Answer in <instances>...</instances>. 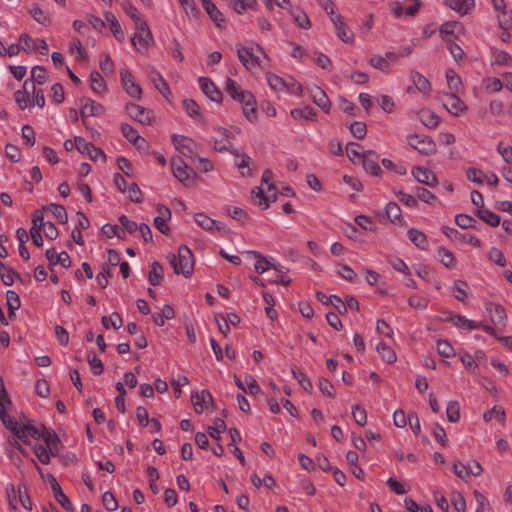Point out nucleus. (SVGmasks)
Here are the masks:
<instances>
[{"mask_svg": "<svg viewBox=\"0 0 512 512\" xmlns=\"http://www.w3.org/2000/svg\"><path fill=\"white\" fill-rule=\"evenodd\" d=\"M169 264L173 267L174 273L183 275L189 278L194 270V256L190 248L186 245H181L178 248L177 255L169 253L167 255Z\"/></svg>", "mask_w": 512, "mask_h": 512, "instance_id": "obj_1", "label": "nucleus"}, {"mask_svg": "<svg viewBox=\"0 0 512 512\" xmlns=\"http://www.w3.org/2000/svg\"><path fill=\"white\" fill-rule=\"evenodd\" d=\"M171 168L175 178L186 187L194 185L197 179V173L190 168L181 157L172 158Z\"/></svg>", "mask_w": 512, "mask_h": 512, "instance_id": "obj_2", "label": "nucleus"}, {"mask_svg": "<svg viewBox=\"0 0 512 512\" xmlns=\"http://www.w3.org/2000/svg\"><path fill=\"white\" fill-rule=\"evenodd\" d=\"M246 254L251 255L257 259L254 268L257 273L263 274L266 271H268L270 268L274 269L277 272H289V268L281 265L278 262H271L267 259L264 255H262L260 252L255 250H249L246 252Z\"/></svg>", "mask_w": 512, "mask_h": 512, "instance_id": "obj_3", "label": "nucleus"}, {"mask_svg": "<svg viewBox=\"0 0 512 512\" xmlns=\"http://www.w3.org/2000/svg\"><path fill=\"white\" fill-rule=\"evenodd\" d=\"M408 143L422 155H431L436 152V143L429 136L409 135Z\"/></svg>", "mask_w": 512, "mask_h": 512, "instance_id": "obj_4", "label": "nucleus"}, {"mask_svg": "<svg viewBox=\"0 0 512 512\" xmlns=\"http://www.w3.org/2000/svg\"><path fill=\"white\" fill-rule=\"evenodd\" d=\"M441 101L445 109L454 116H459L467 110V106L464 101L461 100L454 92L444 93L441 97Z\"/></svg>", "mask_w": 512, "mask_h": 512, "instance_id": "obj_5", "label": "nucleus"}, {"mask_svg": "<svg viewBox=\"0 0 512 512\" xmlns=\"http://www.w3.org/2000/svg\"><path fill=\"white\" fill-rule=\"evenodd\" d=\"M191 402L197 414L203 413L204 409L215 408L213 397L208 390H202L200 393L192 392Z\"/></svg>", "mask_w": 512, "mask_h": 512, "instance_id": "obj_6", "label": "nucleus"}, {"mask_svg": "<svg viewBox=\"0 0 512 512\" xmlns=\"http://www.w3.org/2000/svg\"><path fill=\"white\" fill-rule=\"evenodd\" d=\"M120 78L126 93L134 99H141L142 89L134 80V76L126 69L120 71Z\"/></svg>", "mask_w": 512, "mask_h": 512, "instance_id": "obj_7", "label": "nucleus"}, {"mask_svg": "<svg viewBox=\"0 0 512 512\" xmlns=\"http://www.w3.org/2000/svg\"><path fill=\"white\" fill-rule=\"evenodd\" d=\"M225 90L235 101L245 102L247 104L252 100V93L248 90L241 89L237 82L229 77L225 83Z\"/></svg>", "mask_w": 512, "mask_h": 512, "instance_id": "obj_8", "label": "nucleus"}, {"mask_svg": "<svg viewBox=\"0 0 512 512\" xmlns=\"http://www.w3.org/2000/svg\"><path fill=\"white\" fill-rule=\"evenodd\" d=\"M127 114L135 121L141 124H150L152 120V112L143 106L135 103L126 104Z\"/></svg>", "mask_w": 512, "mask_h": 512, "instance_id": "obj_9", "label": "nucleus"}, {"mask_svg": "<svg viewBox=\"0 0 512 512\" xmlns=\"http://www.w3.org/2000/svg\"><path fill=\"white\" fill-rule=\"evenodd\" d=\"M47 479L51 485V489L53 491L54 497L56 501L64 508L67 512H73L74 507L69 500V498L64 494L62 488L60 487L59 483L57 482L56 478L51 474H47Z\"/></svg>", "mask_w": 512, "mask_h": 512, "instance_id": "obj_10", "label": "nucleus"}, {"mask_svg": "<svg viewBox=\"0 0 512 512\" xmlns=\"http://www.w3.org/2000/svg\"><path fill=\"white\" fill-rule=\"evenodd\" d=\"M237 55L242 65L250 69L252 67L260 66L261 60L253 52V48H245L242 44H236Z\"/></svg>", "mask_w": 512, "mask_h": 512, "instance_id": "obj_11", "label": "nucleus"}, {"mask_svg": "<svg viewBox=\"0 0 512 512\" xmlns=\"http://www.w3.org/2000/svg\"><path fill=\"white\" fill-rule=\"evenodd\" d=\"M379 155L373 150H367L363 152L362 164L366 172H369L373 176H380L382 169L378 164Z\"/></svg>", "mask_w": 512, "mask_h": 512, "instance_id": "obj_12", "label": "nucleus"}, {"mask_svg": "<svg viewBox=\"0 0 512 512\" xmlns=\"http://www.w3.org/2000/svg\"><path fill=\"white\" fill-rule=\"evenodd\" d=\"M199 85L202 92L212 101L221 103L223 99L222 92L220 89L214 84V82L208 77H200Z\"/></svg>", "mask_w": 512, "mask_h": 512, "instance_id": "obj_13", "label": "nucleus"}, {"mask_svg": "<svg viewBox=\"0 0 512 512\" xmlns=\"http://www.w3.org/2000/svg\"><path fill=\"white\" fill-rule=\"evenodd\" d=\"M442 232L449 237L450 239L459 240L461 242L468 243L474 247H480L481 241L474 235L468 234V233H460L454 228H451L449 226H442L441 227Z\"/></svg>", "mask_w": 512, "mask_h": 512, "instance_id": "obj_14", "label": "nucleus"}, {"mask_svg": "<svg viewBox=\"0 0 512 512\" xmlns=\"http://www.w3.org/2000/svg\"><path fill=\"white\" fill-rule=\"evenodd\" d=\"M81 102H82V106H81L80 114H81L82 122L84 125L86 124L85 118L92 117V116H99L104 112V107L101 104L96 103L93 100H90L87 98H82Z\"/></svg>", "mask_w": 512, "mask_h": 512, "instance_id": "obj_15", "label": "nucleus"}, {"mask_svg": "<svg viewBox=\"0 0 512 512\" xmlns=\"http://www.w3.org/2000/svg\"><path fill=\"white\" fill-rule=\"evenodd\" d=\"M440 35L443 41L453 40L456 34H462L464 32V26L458 21H447L440 26Z\"/></svg>", "mask_w": 512, "mask_h": 512, "instance_id": "obj_16", "label": "nucleus"}, {"mask_svg": "<svg viewBox=\"0 0 512 512\" xmlns=\"http://www.w3.org/2000/svg\"><path fill=\"white\" fill-rule=\"evenodd\" d=\"M157 211L160 214L159 216L154 218V226L164 235H169L170 228L167 225L166 221L171 218L170 209L162 204H158Z\"/></svg>", "mask_w": 512, "mask_h": 512, "instance_id": "obj_17", "label": "nucleus"}, {"mask_svg": "<svg viewBox=\"0 0 512 512\" xmlns=\"http://www.w3.org/2000/svg\"><path fill=\"white\" fill-rule=\"evenodd\" d=\"M172 143L175 146V149L181 153L183 156L191 158L194 156V151L191 147V144L193 143V140L189 137L183 136V135H176L174 134L172 136Z\"/></svg>", "mask_w": 512, "mask_h": 512, "instance_id": "obj_18", "label": "nucleus"}, {"mask_svg": "<svg viewBox=\"0 0 512 512\" xmlns=\"http://www.w3.org/2000/svg\"><path fill=\"white\" fill-rule=\"evenodd\" d=\"M331 21L334 24L337 36L345 43H352L353 42V32L343 22L342 16L336 15L335 17H331Z\"/></svg>", "mask_w": 512, "mask_h": 512, "instance_id": "obj_19", "label": "nucleus"}, {"mask_svg": "<svg viewBox=\"0 0 512 512\" xmlns=\"http://www.w3.org/2000/svg\"><path fill=\"white\" fill-rule=\"evenodd\" d=\"M194 218L196 223L207 231L227 232L221 222L208 217L204 213H197Z\"/></svg>", "mask_w": 512, "mask_h": 512, "instance_id": "obj_20", "label": "nucleus"}, {"mask_svg": "<svg viewBox=\"0 0 512 512\" xmlns=\"http://www.w3.org/2000/svg\"><path fill=\"white\" fill-rule=\"evenodd\" d=\"M412 174L416 181L428 186H434L438 182L435 173L428 168L415 167L412 169Z\"/></svg>", "mask_w": 512, "mask_h": 512, "instance_id": "obj_21", "label": "nucleus"}, {"mask_svg": "<svg viewBox=\"0 0 512 512\" xmlns=\"http://www.w3.org/2000/svg\"><path fill=\"white\" fill-rule=\"evenodd\" d=\"M45 256L50 263V266L61 264L64 268L71 267L72 261L69 254L65 251L57 253L54 248L46 250Z\"/></svg>", "mask_w": 512, "mask_h": 512, "instance_id": "obj_22", "label": "nucleus"}, {"mask_svg": "<svg viewBox=\"0 0 512 512\" xmlns=\"http://www.w3.org/2000/svg\"><path fill=\"white\" fill-rule=\"evenodd\" d=\"M203 8L216 24L217 27L222 28L225 24V19L221 11H219L216 5L211 0H200Z\"/></svg>", "mask_w": 512, "mask_h": 512, "instance_id": "obj_23", "label": "nucleus"}, {"mask_svg": "<svg viewBox=\"0 0 512 512\" xmlns=\"http://www.w3.org/2000/svg\"><path fill=\"white\" fill-rule=\"evenodd\" d=\"M0 420L18 439H23L24 432L22 431V426H19L18 422L8 415L7 410L0 411Z\"/></svg>", "mask_w": 512, "mask_h": 512, "instance_id": "obj_24", "label": "nucleus"}, {"mask_svg": "<svg viewBox=\"0 0 512 512\" xmlns=\"http://www.w3.org/2000/svg\"><path fill=\"white\" fill-rule=\"evenodd\" d=\"M444 321L453 322L457 327L469 330L478 329L481 326V322H475L465 318L462 315H454L452 313H450V315L447 318H445Z\"/></svg>", "mask_w": 512, "mask_h": 512, "instance_id": "obj_25", "label": "nucleus"}, {"mask_svg": "<svg viewBox=\"0 0 512 512\" xmlns=\"http://www.w3.org/2000/svg\"><path fill=\"white\" fill-rule=\"evenodd\" d=\"M216 130L222 134L224 139L215 140V144H214L215 150H217L219 152L229 151L232 154L238 156L239 154L232 150V144L229 141L231 132L228 129L223 128V127H218V128H216Z\"/></svg>", "mask_w": 512, "mask_h": 512, "instance_id": "obj_26", "label": "nucleus"}, {"mask_svg": "<svg viewBox=\"0 0 512 512\" xmlns=\"http://www.w3.org/2000/svg\"><path fill=\"white\" fill-rule=\"evenodd\" d=\"M121 132L123 136L131 142L136 148L142 149V145H139V142L145 143V139L141 137L138 132L127 123H123L121 125Z\"/></svg>", "mask_w": 512, "mask_h": 512, "instance_id": "obj_27", "label": "nucleus"}, {"mask_svg": "<svg viewBox=\"0 0 512 512\" xmlns=\"http://www.w3.org/2000/svg\"><path fill=\"white\" fill-rule=\"evenodd\" d=\"M421 123L427 128L434 129L439 125L440 117L430 109H422L419 112Z\"/></svg>", "mask_w": 512, "mask_h": 512, "instance_id": "obj_28", "label": "nucleus"}, {"mask_svg": "<svg viewBox=\"0 0 512 512\" xmlns=\"http://www.w3.org/2000/svg\"><path fill=\"white\" fill-rule=\"evenodd\" d=\"M475 215L491 227H497L501 222L500 217L496 213L486 208L477 209Z\"/></svg>", "mask_w": 512, "mask_h": 512, "instance_id": "obj_29", "label": "nucleus"}, {"mask_svg": "<svg viewBox=\"0 0 512 512\" xmlns=\"http://www.w3.org/2000/svg\"><path fill=\"white\" fill-rule=\"evenodd\" d=\"M409 240L418 248L425 250L428 247L427 236L416 228H410L408 230Z\"/></svg>", "mask_w": 512, "mask_h": 512, "instance_id": "obj_30", "label": "nucleus"}, {"mask_svg": "<svg viewBox=\"0 0 512 512\" xmlns=\"http://www.w3.org/2000/svg\"><path fill=\"white\" fill-rule=\"evenodd\" d=\"M313 102L320 107L324 112H329L331 107V102L326 95V93L320 88L316 87L315 91L312 94Z\"/></svg>", "mask_w": 512, "mask_h": 512, "instance_id": "obj_31", "label": "nucleus"}, {"mask_svg": "<svg viewBox=\"0 0 512 512\" xmlns=\"http://www.w3.org/2000/svg\"><path fill=\"white\" fill-rule=\"evenodd\" d=\"M385 213L392 223L403 224L401 208L396 202H389L386 205Z\"/></svg>", "mask_w": 512, "mask_h": 512, "instance_id": "obj_32", "label": "nucleus"}, {"mask_svg": "<svg viewBox=\"0 0 512 512\" xmlns=\"http://www.w3.org/2000/svg\"><path fill=\"white\" fill-rule=\"evenodd\" d=\"M106 21L110 24V30L114 37L119 41L122 42L124 40V32L121 28V25L115 15L111 12H107L105 14Z\"/></svg>", "mask_w": 512, "mask_h": 512, "instance_id": "obj_33", "label": "nucleus"}, {"mask_svg": "<svg viewBox=\"0 0 512 512\" xmlns=\"http://www.w3.org/2000/svg\"><path fill=\"white\" fill-rule=\"evenodd\" d=\"M131 43L138 52L146 53L148 46L154 43V38L152 37V40H148L146 39V34L135 33L131 38Z\"/></svg>", "mask_w": 512, "mask_h": 512, "instance_id": "obj_34", "label": "nucleus"}, {"mask_svg": "<svg viewBox=\"0 0 512 512\" xmlns=\"http://www.w3.org/2000/svg\"><path fill=\"white\" fill-rule=\"evenodd\" d=\"M163 266L155 261L151 265V270L148 273V280L152 286H158L163 280Z\"/></svg>", "mask_w": 512, "mask_h": 512, "instance_id": "obj_35", "label": "nucleus"}, {"mask_svg": "<svg viewBox=\"0 0 512 512\" xmlns=\"http://www.w3.org/2000/svg\"><path fill=\"white\" fill-rule=\"evenodd\" d=\"M411 79L415 87L422 93H428L431 90L429 80L419 72H411Z\"/></svg>", "mask_w": 512, "mask_h": 512, "instance_id": "obj_36", "label": "nucleus"}, {"mask_svg": "<svg viewBox=\"0 0 512 512\" xmlns=\"http://www.w3.org/2000/svg\"><path fill=\"white\" fill-rule=\"evenodd\" d=\"M91 89L98 94L106 91V83L104 78L98 71H92L90 74Z\"/></svg>", "mask_w": 512, "mask_h": 512, "instance_id": "obj_37", "label": "nucleus"}, {"mask_svg": "<svg viewBox=\"0 0 512 512\" xmlns=\"http://www.w3.org/2000/svg\"><path fill=\"white\" fill-rule=\"evenodd\" d=\"M376 349L381 355L382 359L387 363L392 364L397 360L395 351L387 344L381 342L377 345Z\"/></svg>", "mask_w": 512, "mask_h": 512, "instance_id": "obj_38", "label": "nucleus"}, {"mask_svg": "<svg viewBox=\"0 0 512 512\" xmlns=\"http://www.w3.org/2000/svg\"><path fill=\"white\" fill-rule=\"evenodd\" d=\"M487 310L495 323H502L507 317L504 307L500 304H490Z\"/></svg>", "mask_w": 512, "mask_h": 512, "instance_id": "obj_39", "label": "nucleus"}, {"mask_svg": "<svg viewBox=\"0 0 512 512\" xmlns=\"http://www.w3.org/2000/svg\"><path fill=\"white\" fill-rule=\"evenodd\" d=\"M290 114H291L292 118H294L295 120H298L301 118H304L307 120H314V118L316 117V111L311 106H306L303 109H300V108L292 109Z\"/></svg>", "mask_w": 512, "mask_h": 512, "instance_id": "obj_40", "label": "nucleus"}, {"mask_svg": "<svg viewBox=\"0 0 512 512\" xmlns=\"http://www.w3.org/2000/svg\"><path fill=\"white\" fill-rule=\"evenodd\" d=\"M291 372H292L293 376L298 380V382L302 386V388L305 391L311 393L313 386H312V383H311L309 377L295 366L291 368Z\"/></svg>", "mask_w": 512, "mask_h": 512, "instance_id": "obj_41", "label": "nucleus"}, {"mask_svg": "<svg viewBox=\"0 0 512 512\" xmlns=\"http://www.w3.org/2000/svg\"><path fill=\"white\" fill-rule=\"evenodd\" d=\"M226 430V423L221 418L214 420V426H208L207 432L209 436L217 441L220 440V434Z\"/></svg>", "mask_w": 512, "mask_h": 512, "instance_id": "obj_42", "label": "nucleus"}, {"mask_svg": "<svg viewBox=\"0 0 512 512\" xmlns=\"http://www.w3.org/2000/svg\"><path fill=\"white\" fill-rule=\"evenodd\" d=\"M242 104V111L244 116L250 121L255 122L257 120V110H256V99L252 94V100L249 103L240 102Z\"/></svg>", "mask_w": 512, "mask_h": 512, "instance_id": "obj_43", "label": "nucleus"}, {"mask_svg": "<svg viewBox=\"0 0 512 512\" xmlns=\"http://www.w3.org/2000/svg\"><path fill=\"white\" fill-rule=\"evenodd\" d=\"M437 252H438L439 261L445 267L451 268L455 265L456 259L454 257V254L450 250H448L444 247H439Z\"/></svg>", "mask_w": 512, "mask_h": 512, "instance_id": "obj_44", "label": "nucleus"}, {"mask_svg": "<svg viewBox=\"0 0 512 512\" xmlns=\"http://www.w3.org/2000/svg\"><path fill=\"white\" fill-rule=\"evenodd\" d=\"M446 79H447V85L448 88L454 92L457 93L460 89V86L462 84L460 77L457 75V73L453 69H447L446 70Z\"/></svg>", "mask_w": 512, "mask_h": 512, "instance_id": "obj_45", "label": "nucleus"}, {"mask_svg": "<svg viewBox=\"0 0 512 512\" xmlns=\"http://www.w3.org/2000/svg\"><path fill=\"white\" fill-rule=\"evenodd\" d=\"M266 78H267L268 84L270 85V87L273 90H275V91L285 90V87L287 86V81L284 80L282 77H280L274 73L268 72L266 74Z\"/></svg>", "mask_w": 512, "mask_h": 512, "instance_id": "obj_46", "label": "nucleus"}, {"mask_svg": "<svg viewBox=\"0 0 512 512\" xmlns=\"http://www.w3.org/2000/svg\"><path fill=\"white\" fill-rule=\"evenodd\" d=\"M152 81L154 82L156 89L165 98H167L168 95L170 94V88H169L167 81L162 77V75L159 72H155L154 76H152Z\"/></svg>", "mask_w": 512, "mask_h": 512, "instance_id": "obj_47", "label": "nucleus"}, {"mask_svg": "<svg viewBox=\"0 0 512 512\" xmlns=\"http://www.w3.org/2000/svg\"><path fill=\"white\" fill-rule=\"evenodd\" d=\"M493 416H495L502 424L505 423L506 413L502 407L494 406L491 410L483 414V419L485 422H490Z\"/></svg>", "mask_w": 512, "mask_h": 512, "instance_id": "obj_48", "label": "nucleus"}, {"mask_svg": "<svg viewBox=\"0 0 512 512\" xmlns=\"http://www.w3.org/2000/svg\"><path fill=\"white\" fill-rule=\"evenodd\" d=\"M69 50L72 54L75 51L77 52V54H78L76 56L77 60H81V61H85V62L88 61V59H89L88 54H87L86 50L84 49V47L82 46V43L79 39L75 38L71 41Z\"/></svg>", "mask_w": 512, "mask_h": 512, "instance_id": "obj_49", "label": "nucleus"}, {"mask_svg": "<svg viewBox=\"0 0 512 512\" xmlns=\"http://www.w3.org/2000/svg\"><path fill=\"white\" fill-rule=\"evenodd\" d=\"M87 361L91 366L92 372L95 375H101L104 370L103 363L101 359L97 358L95 352L90 351L87 353Z\"/></svg>", "mask_w": 512, "mask_h": 512, "instance_id": "obj_50", "label": "nucleus"}, {"mask_svg": "<svg viewBox=\"0 0 512 512\" xmlns=\"http://www.w3.org/2000/svg\"><path fill=\"white\" fill-rule=\"evenodd\" d=\"M184 109L186 113L195 119L201 118L200 107L197 102L193 99H185L183 101Z\"/></svg>", "mask_w": 512, "mask_h": 512, "instance_id": "obj_51", "label": "nucleus"}, {"mask_svg": "<svg viewBox=\"0 0 512 512\" xmlns=\"http://www.w3.org/2000/svg\"><path fill=\"white\" fill-rule=\"evenodd\" d=\"M447 419L450 422H458L460 419V406L457 401H450L446 409Z\"/></svg>", "mask_w": 512, "mask_h": 512, "instance_id": "obj_52", "label": "nucleus"}, {"mask_svg": "<svg viewBox=\"0 0 512 512\" xmlns=\"http://www.w3.org/2000/svg\"><path fill=\"white\" fill-rule=\"evenodd\" d=\"M47 71L42 66H35L31 69V79L34 81L35 84L42 85L47 80Z\"/></svg>", "mask_w": 512, "mask_h": 512, "instance_id": "obj_53", "label": "nucleus"}, {"mask_svg": "<svg viewBox=\"0 0 512 512\" xmlns=\"http://www.w3.org/2000/svg\"><path fill=\"white\" fill-rule=\"evenodd\" d=\"M468 287L467 283L462 280H456L453 286L454 296L458 301L465 302L467 298L466 288Z\"/></svg>", "mask_w": 512, "mask_h": 512, "instance_id": "obj_54", "label": "nucleus"}, {"mask_svg": "<svg viewBox=\"0 0 512 512\" xmlns=\"http://www.w3.org/2000/svg\"><path fill=\"white\" fill-rule=\"evenodd\" d=\"M437 352L440 356L449 358L454 355V348L449 343V341L444 339H439L437 341Z\"/></svg>", "mask_w": 512, "mask_h": 512, "instance_id": "obj_55", "label": "nucleus"}, {"mask_svg": "<svg viewBox=\"0 0 512 512\" xmlns=\"http://www.w3.org/2000/svg\"><path fill=\"white\" fill-rule=\"evenodd\" d=\"M352 416L355 422L360 426H364L367 423V412L358 404L352 406Z\"/></svg>", "mask_w": 512, "mask_h": 512, "instance_id": "obj_56", "label": "nucleus"}, {"mask_svg": "<svg viewBox=\"0 0 512 512\" xmlns=\"http://www.w3.org/2000/svg\"><path fill=\"white\" fill-rule=\"evenodd\" d=\"M350 132L357 139H364L367 133V126L364 122L354 121L351 123Z\"/></svg>", "mask_w": 512, "mask_h": 512, "instance_id": "obj_57", "label": "nucleus"}, {"mask_svg": "<svg viewBox=\"0 0 512 512\" xmlns=\"http://www.w3.org/2000/svg\"><path fill=\"white\" fill-rule=\"evenodd\" d=\"M291 13H292L294 20L298 23V25L301 28H303V29L310 28L311 22L306 13H304L302 10H300L298 8L293 10Z\"/></svg>", "mask_w": 512, "mask_h": 512, "instance_id": "obj_58", "label": "nucleus"}, {"mask_svg": "<svg viewBox=\"0 0 512 512\" xmlns=\"http://www.w3.org/2000/svg\"><path fill=\"white\" fill-rule=\"evenodd\" d=\"M227 213L229 214L230 217L241 223H245L246 221L249 220L248 213L240 207H228Z\"/></svg>", "mask_w": 512, "mask_h": 512, "instance_id": "obj_59", "label": "nucleus"}, {"mask_svg": "<svg viewBox=\"0 0 512 512\" xmlns=\"http://www.w3.org/2000/svg\"><path fill=\"white\" fill-rule=\"evenodd\" d=\"M368 63L380 71L388 72L389 70V64L386 61V58L380 56V55H373L369 58Z\"/></svg>", "mask_w": 512, "mask_h": 512, "instance_id": "obj_60", "label": "nucleus"}, {"mask_svg": "<svg viewBox=\"0 0 512 512\" xmlns=\"http://www.w3.org/2000/svg\"><path fill=\"white\" fill-rule=\"evenodd\" d=\"M50 206L52 207V213H53L54 217L57 219V221L61 224L67 223L68 215H67L65 207L61 204H55V203H52Z\"/></svg>", "mask_w": 512, "mask_h": 512, "instance_id": "obj_61", "label": "nucleus"}, {"mask_svg": "<svg viewBox=\"0 0 512 512\" xmlns=\"http://www.w3.org/2000/svg\"><path fill=\"white\" fill-rule=\"evenodd\" d=\"M102 231L109 238L117 236L120 239H125L124 230L117 225L106 224L102 227Z\"/></svg>", "mask_w": 512, "mask_h": 512, "instance_id": "obj_62", "label": "nucleus"}, {"mask_svg": "<svg viewBox=\"0 0 512 512\" xmlns=\"http://www.w3.org/2000/svg\"><path fill=\"white\" fill-rule=\"evenodd\" d=\"M0 278L3 282V284L6 286H12L15 279H18L20 281L22 280L20 274L13 268H9V269H7L6 272H2V274L0 275Z\"/></svg>", "mask_w": 512, "mask_h": 512, "instance_id": "obj_63", "label": "nucleus"}, {"mask_svg": "<svg viewBox=\"0 0 512 512\" xmlns=\"http://www.w3.org/2000/svg\"><path fill=\"white\" fill-rule=\"evenodd\" d=\"M128 190L129 199L134 203H142L143 202V194L137 183L132 182L129 187L126 189Z\"/></svg>", "mask_w": 512, "mask_h": 512, "instance_id": "obj_64", "label": "nucleus"}]
</instances>
